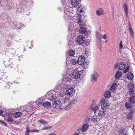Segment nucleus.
<instances>
[{
  "mask_svg": "<svg viewBox=\"0 0 135 135\" xmlns=\"http://www.w3.org/2000/svg\"><path fill=\"white\" fill-rule=\"evenodd\" d=\"M75 69H73L72 71H69L70 75H71L73 78L75 79L79 78L80 77L81 74L84 71L83 70H81L80 68L79 67L77 68H74Z\"/></svg>",
  "mask_w": 135,
  "mask_h": 135,
  "instance_id": "obj_1",
  "label": "nucleus"
},
{
  "mask_svg": "<svg viewBox=\"0 0 135 135\" xmlns=\"http://www.w3.org/2000/svg\"><path fill=\"white\" fill-rule=\"evenodd\" d=\"M66 74L63 77L62 79V83H64L67 87L70 84V83L71 80L72 76L70 75V72L67 71Z\"/></svg>",
  "mask_w": 135,
  "mask_h": 135,
  "instance_id": "obj_2",
  "label": "nucleus"
},
{
  "mask_svg": "<svg viewBox=\"0 0 135 135\" xmlns=\"http://www.w3.org/2000/svg\"><path fill=\"white\" fill-rule=\"evenodd\" d=\"M108 99L105 97H103L101 99V108L103 110H105L108 109L109 104L108 103Z\"/></svg>",
  "mask_w": 135,
  "mask_h": 135,
  "instance_id": "obj_3",
  "label": "nucleus"
},
{
  "mask_svg": "<svg viewBox=\"0 0 135 135\" xmlns=\"http://www.w3.org/2000/svg\"><path fill=\"white\" fill-rule=\"evenodd\" d=\"M55 91H51L47 92L46 96L47 98L51 101L54 100L56 99V96Z\"/></svg>",
  "mask_w": 135,
  "mask_h": 135,
  "instance_id": "obj_4",
  "label": "nucleus"
},
{
  "mask_svg": "<svg viewBox=\"0 0 135 135\" xmlns=\"http://www.w3.org/2000/svg\"><path fill=\"white\" fill-rule=\"evenodd\" d=\"M98 106L95 104H93L89 107V110L91 113L94 112L95 115H97V111L98 109Z\"/></svg>",
  "mask_w": 135,
  "mask_h": 135,
  "instance_id": "obj_5",
  "label": "nucleus"
},
{
  "mask_svg": "<svg viewBox=\"0 0 135 135\" xmlns=\"http://www.w3.org/2000/svg\"><path fill=\"white\" fill-rule=\"evenodd\" d=\"M62 83L61 84L56 85L54 88V89L55 91L56 92L57 91H60V90L62 89V88L66 89L67 88V87L66 85Z\"/></svg>",
  "mask_w": 135,
  "mask_h": 135,
  "instance_id": "obj_6",
  "label": "nucleus"
},
{
  "mask_svg": "<svg viewBox=\"0 0 135 135\" xmlns=\"http://www.w3.org/2000/svg\"><path fill=\"white\" fill-rule=\"evenodd\" d=\"M75 90L74 88L72 87H70L67 89L66 91V93L69 97H71L75 93Z\"/></svg>",
  "mask_w": 135,
  "mask_h": 135,
  "instance_id": "obj_7",
  "label": "nucleus"
},
{
  "mask_svg": "<svg viewBox=\"0 0 135 135\" xmlns=\"http://www.w3.org/2000/svg\"><path fill=\"white\" fill-rule=\"evenodd\" d=\"M99 75L96 71L92 73L91 76V81L92 82H96L98 80Z\"/></svg>",
  "mask_w": 135,
  "mask_h": 135,
  "instance_id": "obj_8",
  "label": "nucleus"
},
{
  "mask_svg": "<svg viewBox=\"0 0 135 135\" xmlns=\"http://www.w3.org/2000/svg\"><path fill=\"white\" fill-rule=\"evenodd\" d=\"M85 40V38L82 35H80L78 36L76 40L77 44L80 45L83 44Z\"/></svg>",
  "mask_w": 135,
  "mask_h": 135,
  "instance_id": "obj_9",
  "label": "nucleus"
},
{
  "mask_svg": "<svg viewBox=\"0 0 135 135\" xmlns=\"http://www.w3.org/2000/svg\"><path fill=\"white\" fill-rule=\"evenodd\" d=\"M78 102V100L76 99H73L71 102H70V104H68V106L65 108V109L66 110H68L70 109L73 107L74 104L77 103Z\"/></svg>",
  "mask_w": 135,
  "mask_h": 135,
  "instance_id": "obj_10",
  "label": "nucleus"
},
{
  "mask_svg": "<svg viewBox=\"0 0 135 135\" xmlns=\"http://www.w3.org/2000/svg\"><path fill=\"white\" fill-rule=\"evenodd\" d=\"M0 83L2 81H4L6 80V79L7 78V76L6 73L3 72L2 70L0 71Z\"/></svg>",
  "mask_w": 135,
  "mask_h": 135,
  "instance_id": "obj_11",
  "label": "nucleus"
},
{
  "mask_svg": "<svg viewBox=\"0 0 135 135\" xmlns=\"http://www.w3.org/2000/svg\"><path fill=\"white\" fill-rule=\"evenodd\" d=\"M71 61V60H69V59H68L67 60V59H66V64L68 69L67 71L68 72H69V71H72L73 69H75V68H73V66H72V64L69 62L70 61Z\"/></svg>",
  "mask_w": 135,
  "mask_h": 135,
  "instance_id": "obj_12",
  "label": "nucleus"
},
{
  "mask_svg": "<svg viewBox=\"0 0 135 135\" xmlns=\"http://www.w3.org/2000/svg\"><path fill=\"white\" fill-rule=\"evenodd\" d=\"M53 107L54 108H59L62 104V103L59 100H55L52 103Z\"/></svg>",
  "mask_w": 135,
  "mask_h": 135,
  "instance_id": "obj_13",
  "label": "nucleus"
},
{
  "mask_svg": "<svg viewBox=\"0 0 135 135\" xmlns=\"http://www.w3.org/2000/svg\"><path fill=\"white\" fill-rule=\"evenodd\" d=\"M126 66L125 64L123 62L119 63L117 64L116 66H115V68L116 69L117 67H118L119 69L120 70H123L125 69Z\"/></svg>",
  "mask_w": 135,
  "mask_h": 135,
  "instance_id": "obj_14",
  "label": "nucleus"
},
{
  "mask_svg": "<svg viewBox=\"0 0 135 135\" xmlns=\"http://www.w3.org/2000/svg\"><path fill=\"white\" fill-rule=\"evenodd\" d=\"M85 58L83 56H80L79 57L78 59L77 62L78 64L79 65H81L84 63L85 61Z\"/></svg>",
  "mask_w": 135,
  "mask_h": 135,
  "instance_id": "obj_15",
  "label": "nucleus"
},
{
  "mask_svg": "<svg viewBox=\"0 0 135 135\" xmlns=\"http://www.w3.org/2000/svg\"><path fill=\"white\" fill-rule=\"evenodd\" d=\"M70 99L69 97H66L64 98V99L62 100V105L64 104V107L65 108H66L69 104H70V102H69Z\"/></svg>",
  "mask_w": 135,
  "mask_h": 135,
  "instance_id": "obj_16",
  "label": "nucleus"
},
{
  "mask_svg": "<svg viewBox=\"0 0 135 135\" xmlns=\"http://www.w3.org/2000/svg\"><path fill=\"white\" fill-rule=\"evenodd\" d=\"M76 23L78 24L77 23L74 22H71L70 23L68 26V30L69 32L73 30V27L76 26Z\"/></svg>",
  "mask_w": 135,
  "mask_h": 135,
  "instance_id": "obj_17",
  "label": "nucleus"
},
{
  "mask_svg": "<svg viewBox=\"0 0 135 135\" xmlns=\"http://www.w3.org/2000/svg\"><path fill=\"white\" fill-rule=\"evenodd\" d=\"M75 54V52L74 51L72 50H69L68 53L67 54V55H68V56L66 58L67 60H68L71 57L73 56Z\"/></svg>",
  "mask_w": 135,
  "mask_h": 135,
  "instance_id": "obj_18",
  "label": "nucleus"
},
{
  "mask_svg": "<svg viewBox=\"0 0 135 135\" xmlns=\"http://www.w3.org/2000/svg\"><path fill=\"white\" fill-rule=\"evenodd\" d=\"M79 0H71V3L73 6L74 7H76L80 4Z\"/></svg>",
  "mask_w": 135,
  "mask_h": 135,
  "instance_id": "obj_19",
  "label": "nucleus"
},
{
  "mask_svg": "<svg viewBox=\"0 0 135 135\" xmlns=\"http://www.w3.org/2000/svg\"><path fill=\"white\" fill-rule=\"evenodd\" d=\"M89 127V125L87 123L84 124L83 125L81 129V132H85L87 130Z\"/></svg>",
  "mask_w": 135,
  "mask_h": 135,
  "instance_id": "obj_20",
  "label": "nucleus"
},
{
  "mask_svg": "<svg viewBox=\"0 0 135 135\" xmlns=\"http://www.w3.org/2000/svg\"><path fill=\"white\" fill-rule=\"evenodd\" d=\"M105 113L104 112L100 110L99 111L98 114L97 113V116H98V118H102L105 116Z\"/></svg>",
  "mask_w": 135,
  "mask_h": 135,
  "instance_id": "obj_21",
  "label": "nucleus"
},
{
  "mask_svg": "<svg viewBox=\"0 0 135 135\" xmlns=\"http://www.w3.org/2000/svg\"><path fill=\"white\" fill-rule=\"evenodd\" d=\"M51 105V103L47 101L44 102L42 104V106L45 108H49Z\"/></svg>",
  "mask_w": 135,
  "mask_h": 135,
  "instance_id": "obj_22",
  "label": "nucleus"
},
{
  "mask_svg": "<svg viewBox=\"0 0 135 135\" xmlns=\"http://www.w3.org/2000/svg\"><path fill=\"white\" fill-rule=\"evenodd\" d=\"M86 28L85 27L81 26L79 30V32L82 34L85 33L86 32Z\"/></svg>",
  "mask_w": 135,
  "mask_h": 135,
  "instance_id": "obj_23",
  "label": "nucleus"
},
{
  "mask_svg": "<svg viewBox=\"0 0 135 135\" xmlns=\"http://www.w3.org/2000/svg\"><path fill=\"white\" fill-rule=\"evenodd\" d=\"M111 95V93L110 91H107L105 92L104 95V97L106 99L110 97Z\"/></svg>",
  "mask_w": 135,
  "mask_h": 135,
  "instance_id": "obj_24",
  "label": "nucleus"
},
{
  "mask_svg": "<svg viewBox=\"0 0 135 135\" xmlns=\"http://www.w3.org/2000/svg\"><path fill=\"white\" fill-rule=\"evenodd\" d=\"M127 75L128 79L130 80H132L134 77L132 73H128Z\"/></svg>",
  "mask_w": 135,
  "mask_h": 135,
  "instance_id": "obj_25",
  "label": "nucleus"
},
{
  "mask_svg": "<svg viewBox=\"0 0 135 135\" xmlns=\"http://www.w3.org/2000/svg\"><path fill=\"white\" fill-rule=\"evenodd\" d=\"M128 30L131 37L132 38H133L134 32L130 23L129 24Z\"/></svg>",
  "mask_w": 135,
  "mask_h": 135,
  "instance_id": "obj_26",
  "label": "nucleus"
},
{
  "mask_svg": "<svg viewBox=\"0 0 135 135\" xmlns=\"http://www.w3.org/2000/svg\"><path fill=\"white\" fill-rule=\"evenodd\" d=\"M122 75V72L119 71H118L115 75V78L116 79H119Z\"/></svg>",
  "mask_w": 135,
  "mask_h": 135,
  "instance_id": "obj_27",
  "label": "nucleus"
},
{
  "mask_svg": "<svg viewBox=\"0 0 135 135\" xmlns=\"http://www.w3.org/2000/svg\"><path fill=\"white\" fill-rule=\"evenodd\" d=\"M77 60H71V61H70L69 62L71 63V64H72V66H73V67L76 66H77V65H78V62H77Z\"/></svg>",
  "mask_w": 135,
  "mask_h": 135,
  "instance_id": "obj_28",
  "label": "nucleus"
},
{
  "mask_svg": "<svg viewBox=\"0 0 135 135\" xmlns=\"http://www.w3.org/2000/svg\"><path fill=\"white\" fill-rule=\"evenodd\" d=\"M97 116H96L95 115L94 116L92 117L91 119V121L93 122L94 123L97 122L98 119L97 117Z\"/></svg>",
  "mask_w": 135,
  "mask_h": 135,
  "instance_id": "obj_29",
  "label": "nucleus"
},
{
  "mask_svg": "<svg viewBox=\"0 0 135 135\" xmlns=\"http://www.w3.org/2000/svg\"><path fill=\"white\" fill-rule=\"evenodd\" d=\"M43 102V98H40L36 102H34V103H36L37 105L41 104Z\"/></svg>",
  "mask_w": 135,
  "mask_h": 135,
  "instance_id": "obj_30",
  "label": "nucleus"
},
{
  "mask_svg": "<svg viewBox=\"0 0 135 135\" xmlns=\"http://www.w3.org/2000/svg\"><path fill=\"white\" fill-rule=\"evenodd\" d=\"M127 86L129 90H134V85L132 83H130Z\"/></svg>",
  "mask_w": 135,
  "mask_h": 135,
  "instance_id": "obj_31",
  "label": "nucleus"
},
{
  "mask_svg": "<svg viewBox=\"0 0 135 135\" xmlns=\"http://www.w3.org/2000/svg\"><path fill=\"white\" fill-rule=\"evenodd\" d=\"M21 114L22 113L21 112H17L13 114V116L16 118H18L20 117Z\"/></svg>",
  "mask_w": 135,
  "mask_h": 135,
  "instance_id": "obj_32",
  "label": "nucleus"
},
{
  "mask_svg": "<svg viewBox=\"0 0 135 135\" xmlns=\"http://www.w3.org/2000/svg\"><path fill=\"white\" fill-rule=\"evenodd\" d=\"M129 101L132 103H135V96H132L129 98Z\"/></svg>",
  "mask_w": 135,
  "mask_h": 135,
  "instance_id": "obj_33",
  "label": "nucleus"
},
{
  "mask_svg": "<svg viewBox=\"0 0 135 135\" xmlns=\"http://www.w3.org/2000/svg\"><path fill=\"white\" fill-rule=\"evenodd\" d=\"M103 13V12L101 8H100L99 10H97L96 11V13L98 16H100L101 14Z\"/></svg>",
  "mask_w": 135,
  "mask_h": 135,
  "instance_id": "obj_34",
  "label": "nucleus"
},
{
  "mask_svg": "<svg viewBox=\"0 0 135 135\" xmlns=\"http://www.w3.org/2000/svg\"><path fill=\"white\" fill-rule=\"evenodd\" d=\"M117 84L115 83H114L112 85L111 88L110 90L112 91H113L115 89V88L117 87Z\"/></svg>",
  "mask_w": 135,
  "mask_h": 135,
  "instance_id": "obj_35",
  "label": "nucleus"
},
{
  "mask_svg": "<svg viewBox=\"0 0 135 135\" xmlns=\"http://www.w3.org/2000/svg\"><path fill=\"white\" fill-rule=\"evenodd\" d=\"M123 7L124 8L125 13H127V12H128V6L126 3H124V4Z\"/></svg>",
  "mask_w": 135,
  "mask_h": 135,
  "instance_id": "obj_36",
  "label": "nucleus"
},
{
  "mask_svg": "<svg viewBox=\"0 0 135 135\" xmlns=\"http://www.w3.org/2000/svg\"><path fill=\"white\" fill-rule=\"evenodd\" d=\"M7 121L10 124H11L14 121L12 117H8L7 119Z\"/></svg>",
  "mask_w": 135,
  "mask_h": 135,
  "instance_id": "obj_37",
  "label": "nucleus"
},
{
  "mask_svg": "<svg viewBox=\"0 0 135 135\" xmlns=\"http://www.w3.org/2000/svg\"><path fill=\"white\" fill-rule=\"evenodd\" d=\"M38 122L42 124H46L48 123V122H46L45 120L41 119L39 120Z\"/></svg>",
  "mask_w": 135,
  "mask_h": 135,
  "instance_id": "obj_38",
  "label": "nucleus"
},
{
  "mask_svg": "<svg viewBox=\"0 0 135 135\" xmlns=\"http://www.w3.org/2000/svg\"><path fill=\"white\" fill-rule=\"evenodd\" d=\"M125 130L124 128H122L118 130V132L119 134H121L124 132Z\"/></svg>",
  "mask_w": 135,
  "mask_h": 135,
  "instance_id": "obj_39",
  "label": "nucleus"
},
{
  "mask_svg": "<svg viewBox=\"0 0 135 135\" xmlns=\"http://www.w3.org/2000/svg\"><path fill=\"white\" fill-rule=\"evenodd\" d=\"M132 112H130L127 115V117L128 119H131L133 117Z\"/></svg>",
  "mask_w": 135,
  "mask_h": 135,
  "instance_id": "obj_40",
  "label": "nucleus"
},
{
  "mask_svg": "<svg viewBox=\"0 0 135 135\" xmlns=\"http://www.w3.org/2000/svg\"><path fill=\"white\" fill-rule=\"evenodd\" d=\"M9 52L13 55H14L15 54L16 51L12 48H11L9 49Z\"/></svg>",
  "mask_w": 135,
  "mask_h": 135,
  "instance_id": "obj_41",
  "label": "nucleus"
},
{
  "mask_svg": "<svg viewBox=\"0 0 135 135\" xmlns=\"http://www.w3.org/2000/svg\"><path fill=\"white\" fill-rule=\"evenodd\" d=\"M8 66H7L6 67H8V68H9L10 67V68H12L13 64L12 63V62H11V61L10 60L8 61Z\"/></svg>",
  "mask_w": 135,
  "mask_h": 135,
  "instance_id": "obj_42",
  "label": "nucleus"
},
{
  "mask_svg": "<svg viewBox=\"0 0 135 135\" xmlns=\"http://www.w3.org/2000/svg\"><path fill=\"white\" fill-rule=\"evenodd\" d=\"M125 105L126 107L128 109L131 108L132 107V106L129 103H126Z\"/></svg>",
  "mask_w": 135,
  "mask_h": 135,
  "instance_id": "obj_43",
  "label": "nucleus"
},
{
  "mask_svg": "<svg viewBox=\"0 0 135 135\" xmlns=\"http://www.w3.org/2000/svg\"><path fill=\"white\" fill-rule=\"evenodd\" d=\"M129 94L130 95H132V96L134 95L135 94V93L134 92V90H129Z\"/></svg>",
  "mask_w": 135,
  "mask_h": 135,
  "instance_id": "obj_44",
  "label": "nucleus"
},
{
  "mask_svg": "<svg viewBox=\"0 0 135 135\" xmlns=\"http://www.w3.org/2000/svg\"><path fill=\"white\" fill-rule=\"evenodd\" d=\"M83 64L82 67L84 69H88V65L87 64L85 63H84Z\"/></svg>",
  "mask_w": 135,
  "mask_h": 135,
  "instance_id": "obj_45",
  "label": "nucleus"
},
{
  "mask_svg": "<svg viewBox=\"0 0 135 135\" xmlns=\"http://www.w3.org/2000/svg\"><path fill=\"white\" fill-rule=\"evenodd\" d=\"M78 23L80 25H83V23L82 21L81 20V19L79 18L78 19Z\"/></svg>",
  "mask_w": 135,
  "mask_h": 135,
  "instance_id": "obj_46",
  "label": "nucleus"
},
{
  "mask_svg": "<svg viewBox=\"0 0 135 135\" xmlns=\"http://www.w3.org/2000/svg\"><path fill=\"white\" fill-rule=\"evenodd\" d=\"M31 132V131H30L29 129V126H27L26 127V133H28L29 134L30 132Z\"/></svg>",
  "mask_w": 135,
  "mask_h": 135,
  "instance_id": "obj_47",
  "label": "nucleus"
},
{
  "mask_svg": "<svg viewBox=\"0 0 135 135\" xmlns=\"http://www.w3.org/2000/svg\"><path fill=\"white\" fill-rule=\"evenodd\" d=\"M52 128V126H49L47 127H45L42 129L43 130H48Z\"/></svg>",
  "mask_w": 135,
  "mask_h": 135,
  "instance_id": "obj_48",
  "label": "nucleus"
},
{
  "mask_svg": "<svg viewBox=\"0 0 135 135\" xmlns=\"http://www.w3.org/2000/svg\"><path fill=\"white\" fill-rule=\"evenodd\" d=\"M0 123L2 124L3 125L5 126H6L7 125V124L6 123L1 120H0Z\"/></svg>",
  "mask_w": 135,
  "mask_h": 135,
  "instance_id": "obj_49",
  "label": "nucleus"
},
{
  "mask_svg": "<svg viewBox=\"0 0 135 135\" xmlns=\"http://www.w3.org/2000/svg\"><path fill=\"white\" fill-rule=\"evenodd\" d=\"M90 32L89 31H87V30L86 29V33H84V34L86 36L88 37L89 35L90 34Z\"/></svg>",
  "mask_w": 135,
  "mask_h": 135,
  "instance_id": "obj_50",
  "label": "nucleus"
},
{
  "mask_svg": "<svg viewBox=\"0 0 135 135\" xmlns=\"http://www.w3.org/2000/svg\"><path fill=\"white\" fill-rule=\"evenodd\" d=\"M129 66H127V67L126 69L124 71V73H126L128 71V70L129 69Z\"/></svg>",
  "mask_w": 135,
  "mask_h": 135,
  "instance_id": "obj_51",
  "label": "nucleus"
},
{
  "mask_svg": "<svg viewBox=\"0 0 135 135\" xmlns=\"http://www.w3.org/2000/svg\"><path fill=\"white\" fill-rule=\"evenodd\" d=\"M66 9V8H65V9L64 10V12L65 14L68 15V12L69 11V10L68 9Z\"/></svg>",
  "mask_w": 135,
  "mask_h": 135,
  "instance_id": "obj_52",
  "label": "nucleus"
},
{
  "mask_svg": "<svg viewBox=\"0 0 135 135\" xmlns=\"http://www.w3.org/2000/svg\"><path fill=\"white\" fill-rule=\"evenodd\" d=\"M39 132V131L37 129H32L31 130V132Z\"/></svg>",
  "mask_w": 135,
  "mask_h": 135,
  "instance_id": "obj_53",
  "label": "nucleus"
},
{
  "mask_svg": "<svg viewBox=\"0 0 135 135\" xmlns=\"http://www.w3.org/2000/svg\"><path fill=\"white\" fill-rule=\"evenodd\" d=\"M15 27L17 28H18L19 29H21V27H19L18 25L17 24H16L15 25Z\"/></svg>",
  "mask_w": 135,
  "mask_h": 135,
  "instance_id": "obj_54",
  "label": "nucleus"
},
{
  "mask_svg": "<svg viewBox=\"0 0 135 135\" xmlns=\"http://www.w3.org/2000/svg\"><path fill=\"white\" fill-rule=\"evenodd\" d=\"M122 41H120V44H119V46H120V48H122L123 46L122 45Z\"/></svg>",
  "mask_w": 135,
  "mask_h": 135,
  "instance_id": "obj_55",
  "label": "nucleus"
},
{
  "mask_svg": "<svg viewBox=\"0 0 135 135\" xmlns=\"http://www.w3.org/2000/svg\"><path fill=\"white\" fill-rule=\"evenodd\" d=\"M19 25L20 26H19V27H21V29L22 28V27H23L24 24H23L22 23H19Z\"/></svg>",
  "mask_w": 135,
  "mask_h": 135,
  "instance_id": "obj_56",
  "label": "nucleus"
},
{
  "mask_svg": "<svg viewBox=\"0 0 135 135\" xmlns=\"http://www.w3.org/2000/svg\"><path fill=\"white\" fill-rule=\"evenodd\" d=\"M102 38H103L104 39H106V35L105 34L103 36H102Z\"/></svg>",
  "mask_w": 135,
  "mask_h": 135,
  "instance_id": "obj_57",
  "label": "nucleus"
},
{
  "mask_svg": "<svg viewBox=\"0 0 135 135\" xmlns=\"http://www.w3.org/2000/svg\"><path fill=\"white\" fill-rule=\"evenodd\" d=\"M11 83L9 82H7V87H8V86H7L8 85L10 86V85H11Z\"/></svg>",
  "mask_w": 135,
  "mask_h": 135,
  "instance_id": "obj_58",
  "label": "nucleus"
},
{
  "mask_svg": "<svg viewBox=\"0 0 135 135\" xmlns=\"http://www.w3.org/2000/svg\"><path fill=\"white\" fill-rule=\"evenodd\" d=\"M11 45V43L10 41H9L8 44H7V45L8 46H9Z\"/></svg>",
  "mask_w": 135,
  "mask_h": 135,
  "instance_id": "obj_59",
  "label": "nucleus"
},
{
  "mask_svg": "<svg viewBox=\"0 0 135 135\" xmlns=\"http://www.w3.org/2000/svg\"><path fill=\"white\" fill-rule=\"evenodd\" d=\"M128 12H127V13H125L126 14V16L127 17H128Z\"/></svg>",
  "mask_w": 135,
  "mask_h": 135,
  "instance_id": "obj_60",
  "label": "nucleus"
},
{
  "mask_svg": "<svg viewBox=\"0 0 135 135\" xmlns=\"http://www.w3.org/2000/svg\"><path fill=\"white\" fill-rule=\"evenodd\" d=\"M49 135H56V134L54 133H52L49 134Z\"/></svg>",
  "mask_w": 135,
  "mask_h": 135,
  "instance_id": "obj_61",
  "label": "nucleus"
},
{
  "mask_svg": "<svg viewBox=\"0 0 135 135\" xmlns=\"http://www.w3.org/2000/svg\"><path fill=\"white\" fill-rule=\"evenodd\" d=\"M3 113V111L2 110H0V114H2Z\"/></svg>",
  "mask_w": 135,
  "mask_h": 135,
  "instance_id": "obj_62",
  "label": "nucleus"
},
{
  "mask_svg": "<svg viewBox=\"0 0 135 135\" xmlns=\"http://www.w3.org/2000/svg\"><path fill=\"white\" fill-rule=\"evenodd\" d=\"M123 135H128V134L127 133H124L123 134Z\"/></svg>",
  "mask_w": 135,
  "mask_h": 135,
  "instance_id": "obj_63",
  "label": "nucleus"
},
{
  "mask_svg": "<svg viewBox=\"0 0 135 135\" xmlns=\"http://www.w3.org/2000/svg\"><path fill=\"white\" fill-rule=\"evenodd\" d=\"M73 135H79V134L77 133H75Z\"/></svg>",
  "mask_w": 135,
  "mask_h": 135,
  "instance_id": "obj_64",
  "label": "nucleus"
}]
</instances>
